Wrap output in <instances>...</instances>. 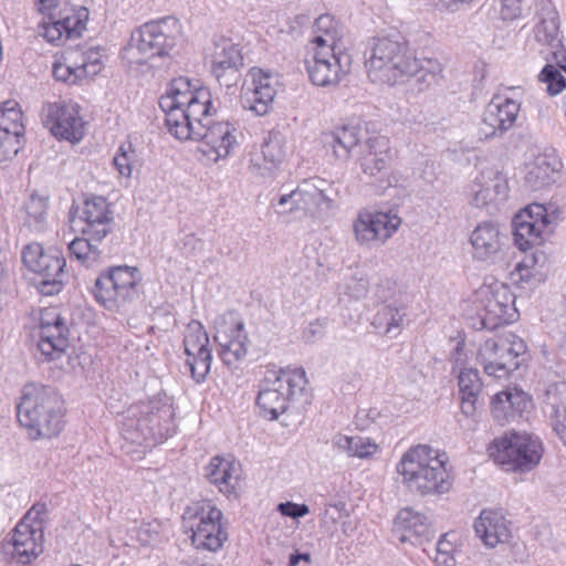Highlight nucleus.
Wrapping results in <instances>:
<instances>
[{"instance_id":"1","label":"nucleus","mask_w":566,"mask_h":566,"mask_svg":"<svg viewBox=\"0 0 566 566\" xmlns=\"http://www.w3.org/2000/svg\"><path fill=\"white\" fill-rule=\"evenodd\" d=\"M364 55L368 77L375 83L395 85L415 76L419 91H424L442 80L441 63L418 59L399 34L371 38Z\"/></svg>"},{"instance_id":"2","label":"nucleus","mask_w":566,"mask_h":566,"mask_svg":"<svg viewBox=\"0 0 566 566\" xmlns=\"http://www.w3.org/2000/svg\"><path fill=\"white\" fill-rule=\"evenodd\" d=\"M17 419L31 439L57 436L64 424V400L51 386L29 382L21 389L15 406Z\"/></svg>"},{"instance_id":"3","label":"nucleus","mask_w":566,"mask_h":566,"mask_svg":"<svg viewBox=\"0 0 566 566\" xmlns=\"http://www.w3.org/2000/svg\"><path fill=\"white\" fill-rule=\"evenodd\" d=\"M444 454L426 444L410 448L397 464L402 483L420 495H441L450 491L452 479Z\"/></svg>"},{"instance_id":"4","label":"nucleus","mask_w":566,"mask_h":566,"mask_svg":"<svg viewBox=\"0 0 566 566\" xmlns=\"http://www.w3.org/2000/svg\"><path fill=\"white\" fill-rule=\"evenodd\" d=\"M172 406L163 399L139 402L127 409L124 426L135 430L130 439L138 443L157 444L171 437L176 431Z\"/></svg>"},{"instance_id":"5","label":"nucleus","mask_w":566,"mask_h":566,"mask_svg":"<svg viewBox=\"0 0 566 566\" xmlns=\"http://www.w3.org/2000/svg\"><path fill=\"white\" fill-rule=\"evenodd\" d=\"M543 443L538 437L527 432L511 431L496 438L488 452L495 463L506 471L530 472L543 457Z\"/></svg>"},{"instance_id":"6","label":"nucleus","mask_w":566,"mask_h":566,"mask_svg":"<svg viewBox=\"0 0 566 566\" xmlns=\"http://www.w3.org/2000/svg\"><path fill=\"white\" fill-rule=\"evenodd\" d=\"M140 281L136 266H111L95 279L91 293L99 305L116 311L138 297Z\"/></svg>"},{"instance_id":"7","label":"nucleus","mask_w":566,"mask_h":566,"mask_svg":"<svg viewBox=\"0 0 566 566\" xmlns=\"http://www.w3.org/2000/svg\"><path fill=\"white\" fill-rule=\"evenodd\" d=\"M266 377L256 397L260 413L269 420H276L287 409L289 402L302 395L306 384L303 368L281 369Z\"/></svg>"},{"instance_id":"8","label":"nucleus","mask_w":566,"mask_h":566,"mask_svg":"<svg viewBox=\"0 0 566 566\" xmlns=\"http://www.w3.org/2000/svg\"><path fill=\"white\" fill-rule=\"evenodd\" d=\"M222 512L210 501H199L185 509L182 524L191 532V543L198 549L219 551L228 532L222 523Z\"/></svg>"},{"instance_id":"9","label":"nucleus","mask_w":566,"mask_h":566,"mask_svg":"<svg viewBox=\"0 0 566 566\" xmlns=\"http://www.w3.org/2000/svg\"><path fill=\"white\" fill-rule=\"evenodd\" d=\"M22 262L39 276L35 286L42 295H56L67 283L66 261L56 249L45 251L40 243H30L22 251Z\"/></svg>"},{"instance_id":"10","label":"nucleus","mask_w":566,"mask_h":566,"mask_svg":"<svg viewBox=\"0 0 566 566\" xmlns=\"http://www.w3.org/2000/svg\"><path fill=\"white\" fill-rule=\"evenodd\" d=\"M515 295L506 284L482 287L476 293L478 323L473 326L479 329L493 331L518 318L515 307Z\"/></svg>"},{"instance_id":"11","label":"nucleus","mask_w":566,"mask_h":566,"mask_svg":"<svg viewBox=\"0 0 566 566\" xmlns=\"http://www.w3.org/2000/svg\"><path fill=\"white\" fill-rule=\"evenodd\" d=\"M180 33L178 20L165 17L149 21L133 31L129 45L147 60L166 56L177 44Z\"/></svg>"},{"instance_id":"12","label":"nucleus","mask_w":566,"mask_h":566,"mask_svg":"<svg viewBox=\"0 0 566 566\" xmlns=\"http://www.w3.org/2000/svg\"><path fill=\"white\" fill-rule=\"evenodd\" d=\"M525 353L526 345L524 340L509 333L488 339L481 349L480 356L483 359L485 374L500 379L518 369L522 363L520 357Z\"/></svg>"},{"instance_id":"13","label":"nucleus","mask_w":566,"mask_h":566,"mask_svg":"<svg viewBox=\"0 0 566 566\" xmlns=\"http://www.w3.org/2000/svg\"><path fill=\"white\" fill-rule=\"evenodd\" d=\"M472 258L488 265H505L507 259L506 237L492 221L479 223L470 234Z\"/></svg>"},{"instance_id":"14","label":"nucleus","mask_w":566,"mask_h":566,"mask_svg":"<svg viewBox=\"0 0 566 566\" xmlns=\"http://www.w3.org/2000/svg\"><path fill=\"white\" fill-rule=\"evenodd\" d=\"M201 116V122H197L193 140L201 143L200 150L212 160L226 158L237 144L233 135L235 128L227 122H214L211 111Z\"/></svg>"},{"instance_id":"15","label":"nucleus","mask_w":566,"mask_h":566,"mask_svg":"<svg viewBox=\"0 0 566 566\" xmlns=\"http://www.w3.org/2000/svg\"><path fill=\"white\" fill-rule=\"evenodd\" d=\"M163 109L181 108L195 115H207L212 109L211 94L206 87L191 88L190 81L179 77L172 81L166 96L159 101Z\"/></svg>"},{"instance_id":"16","label":"nucleus","mask_w":566,"mask_h":566,"mask_svg":"<svg viewBox=\"0 0 566 566\" xmlns=\"http://www.w3.org/2000/svg\"><path fill=\"white\" fill-rule=\"evenodd\" d=\"M514 242L522 251H526L543 242L542 233L549 224L547 210L541 203H532L514 216Z\"/></svg>"},{"instance_id":"17","label":"nucleus","mask_w":566,"mask_h":566,"mask_svg":"<svg viewBox=\"0 0 566 566\" xmlns=\"http://www.w3.org/2000/svg\"><path fill=\"white\" fill-rule=\"evenodd\" d=\"M352 60L346 53L315 51L312 59L305 60L306 71L311 82L316 86H333L338 84L342 75L350 70Z\"/></svg>"},{"instance_id":"18","label":"nucleus","mask_w":566,"mask_h":566,"mask_svg":"<svg viewBox=\"0 0 566 566\" xmlns=\"http://www.w3.org/2000/svg\"><path fill=\"white\" fill-rule=\"evenodd\" d=\"M42 122L57 138L78 142L83 137V122L75 105L48 103L42 107Z\"/></svg>"},{"instance_id":"19","label":"nucleus","mask_w":566,"mask_h":566,"mask_svg":"<svg viewBox=\"0 0 566 566\" xmlns=\"http://www.w3.org/2000/svg\"><path fill=\"white\" fill-rule=\"evenodd\" d=\"M252 87H248L241 95L240 102L244 109L253 112L258 116L266 115L277 93V76L271 71L252 67L249 71Z\"/></svg>"},{"instance_id":"20","label":"nucleus","mask_w":566,"mask_h":566,"mask_svg":"<svg viewBox=\"0 0 566 566\" xmlns=\"http://www.w3.org/2000/svg\"><path fill=\"white\" fill-rule=\"evenodd\" d=\"M83 222L81 233L94 239H105L113 230L114 217L111 203L103 196H86L83 206L76 210Z\"/></svg>"},{"instance_id":"21","label":"nucleus","mask_w":566,"mask_h":566,"mask_svg":"<svg viewBox=\"0 0 566 566\" xmlns=\"http://www.w3.org/2000/svg\"><path fill=\"white\" fill-rule=\"evenodd\" d=\"M400 222V218L391 212L363 210L354 221L353 229L360 244L371 241L385 242L398 229Z\"/></svg>"},{"instance_id":"22","label":"nucleus","mask_w":566,"mask_h":566,"mask_svg":"<svg viewBox=\"0 0 566 566\" xmlns=\"http://www.w3.org/2000/svg\"><path fill=\"white\" fill-rule=\"evenodd\" d=\"M509 186L506 177L493 167L483 169L470 187V202L478 208H492L506 200Z\"/></svg>"},{"instance_id":"23","label":"nucleus","mask_w":566,"mask_h":566,"mask_svg":"<svg viewBox=\"0 0 566 566\" xmlns=\"http://www.w3.org/2000/svg\"><path fill=\"white\" fill-rule=\"evenodd\" d=\"M520 108L521 104L512 98L493 97L484 111L480 134L485 139L502 136L514 126Z\"/></svg>"},{"instance_id":"24","label":"nucleus","mask_w":566,"mask_h":566,"mask_svg":"<svg viewBox=\"0 0 566 566\" xmlns=\"http://www.w3.org/2000/svg\"><path fill=\"white\" fill-rule=\"evenodd\" d=\"M242 65L243 56L238 45L230 40L214 43L211 53V74L221 86L234 85L240 76L239 71Z\"/></svg>"},{"instance_id":"25","label":"nucleus","mask_w":566,"mask_h":566,"mask_svg":"<svg viewBox=\"0 0 566 566\" xmlns=\"http://www.w3.org/2000/svg\"><path fill=\"white\" fill-rule=\"evenodd\" d=\"M392 535L400 543L421 545L433 537V531L426 515L403 507L395 517Z\"/></svg>"},{"instance_id":"26","label":"nucleus","mask_w":566,"mask_h":566,"mask_svg":"<svg viewBox=\"0 0 566 566\" xmlns=\"http://www.w3.org/2000/svg\"><path fill=\"white\" fill-rule=\"evenodd\" d=\"M43 536L42 530L19 522L3 546L4 549L11 548L18 563L29 565L43 552Z\"/></svg>"},{"instance_id":"27","label":"nucleus","mask_w":566,"mask_h":566,"mask_svg":"<svg viewBox=\"0 0 566 566\" xmlns=\"http://www.w3.org/2000/svg\"><path fill=\"white\" fill-rule=\"evenodd\" d=\"M38 347L42 355L54 359V354L63 353L69 346V328L60 314L45 312L39 326Z\"/></svg>"},{"instance_id":"28","label":"nucleus","mask_w":566,"mask_h":566,"mask_svg":"<svg viewBox=\"0 0 566 566\" xmlns=\"http://www.w3.org/2000/svg\"><path fill=\"white\" fill-rule=\"evenodd\" d=\"M535 8L538 18V22L534 27L535 40L539 44L551 48L557 57V51L563 48L558 12L552 0H537Z\"/></svg>"},{"instance_id":"29","label":"nucleus","mask_w":566,"mask_h":566,"mask_svg":"<svg viewBox=\"0 0 566 566\" xmlns=\"http://www.w3.org/2000/svg\"><path fill=\"white\" fill-rule=\"evenodd\" d=\"M475 534L488 547H495L511 536L510 522L499 511L483 510L474 522Z\"/></svg>"},{"instance_id":"30","label":"nucleus","mask_w":566,"mask_h":566,"mask_svg":"<svg viewBox=\"0 0 566 566\" xmlns=\"http://www.w3.org/2000/svg\"><path fill=\"white\" fill-rule=\"evenodd\" d=\"M368 151L360 158V167L365 175L384 179L389 175L391 156L388 139L374 137L367 140Z\"/></svg>"},{"instance_id":"31","label":"nucleus","mask_w":566,"mask_h":566,"mask_svg":"<svg viewBox=\"0 0 566 566\" xmlns=\"http://www.w3.org/2000/svg\"><path fill=\"white\" fill-rule=\"evenodd\" d=\"M407 322V307L397 301L382 303L376 311L371 325L379 334L396 337Z\"/></svg>"},{"instance_id":"32","label":"nucleus","mask_w":566,"mask_h":566,"mask_svg":"<svg viewBox=\"0 0 566 566\" xmlns=\"http://www.w3.org/2000/svg\"><path fill=\"white\" fill-rule=\"evenodd\" d=\"M286 140L284 135L276 129L269 132L268 137L261 147V158H252V165L258 167L261 175H265L275 169L285 158Z\"/></svg>"},{"instance_id":"33","label":"nucleus","mask_w":566,"mask_h":566,"mask_svg":"<svg viewBox=\"0 0 566 566\" xmlns=\"http://www.w3.org/2000/svg\"><path fill=\"white\" fill-rule=\"evenodd\" d=\"M239 473V464L219 455L213 457L206 467V478L226 494H231L234 491Z\"/></svg>"},{"instance_id":"34","label":"nucleus","mask_w":566,"mask_h":566,"mask_svg":"<svg viewBox=\"0 0 566 566\" xmlns=\"http://www.w3.org/2000/svg\"><path fill=\"white\" fill-rule=\"evenodd\" d=\"M361 139V130L358 126L344 125L334 132L324 135L323 142L327 150L340 160H346L354 147Z\"/></svg>"},{"instance_id":"35","label":"nucleus","mask_w":566,"mask_h":566,"mask_svg":"<svg viewBox=\"0 0 566 566\" xmlns=\"http://www.w3.org/2000/svg\"><path fill=\"white\" fill-rule=\"evenodd\" d=\"M458 386L461 398V412L465 417H471L480 405V395L482 392V381L479 371L473 368L462 369L458 377Z\"/></svg>"},{"instance_id":"36","label":"nucleus","mask_w":566,"mask_h":566,"mask_svg":"<svg viewBox=\"0 0 566 566\" xmlns=\"http://www.w3.org/2000/svg\"><path fill=\"white\" fill-rule=\"evenodd\" d=\"M103 240L82 234L69 244L70 254L85 266L93 268L109 255V249L103 245Z\"/></svg>"},{"instance_id":"37","label":"nucleus","mask_w":566,"mask_h":566,"mask_svg":"<svg viewBox=\"0 0 566 566\" xmlns=\"http://www.w3.org/2000/svg\"><path fill=\"white\" fill-rule=\"evenodd\" d=\"M237 331V338H229L228 331L217 329L214 340L219 344V356L222 361L233 367L247 355L245 342L248 339L244 333V324L238 323L234 332Z\"/></svg>"},{"instance_id":"38","label":"nucleus","mask_w":566,"mask_h":566,"mask_svg":"<svg viewBox=\"0 0 566 566\" xmlns=\"http://www.w3.org/2000/svg\"><path fill=\"white\" fill-rule=\"evenodd\" d=\"M537 247L530 248L528 250L533 251L525 254L523 260L516 264L513 275L517 276V281L530 283L531 285H537L544 281L547 256Z\"/></svg>"},{"instance_id":"39","label":"nucleus","mask_w":566,"mask_h":566,"mask_svg":"<svg viewBox=\"0 0 566 566\" xmlns=\"http://www.w3.org/2000/svg\"><path fill=\"white\" fill-rule=\"evenodd\" d=\"M317 179L304 180L295 190L282 195L279 206L284 207L291 203L286 211L303 210L305 213L315 217V197H317Z\"/></svg>"},{"instance_id":"40","label":"nucleus","mask_w":566,"mask_h":566,"mask_svg":"<svg viewBox=\"0 0 566 566\" xmlns=\"http://www.w3.org/2000/svg\"><path fill=\"white\" fill-rule=\"evenodd\" d=\"M166 113V126L168 132L179 140H193L197 122H201L202 116L190 114L181 108L171 111L163 109Z\"/></svg>"},{"instance_id":"41","label":"nucleus","mask_w":566,"mask_h":566,"mask_svg":"<svg viewBox=\"0 0 566 566\" xmlns=\"http://www.w3.org/2000/svg\"><path fill=\"white\" fill-rule=\"evenodd\" d=\"M557 165L558 163L555 159L551 161L547 156L537 157L526 174L525 182L527 187L537 191L554 184L558 174Z\"/></svg>"},{"instance_id":"42","label":"nucleus","mask_w":566,"mask_h":566,"mask_svg":"<svg viewBox=\"0 0 566 566\" xmlns=\"http://www.w3.org/2000/svg\"><path fill=\"white\" fill-rule=\"evenodd\" d=\"M332 446L338 452L345 453L347 457L367 459L371 457L378 449L376 443L371 442L368 438L349 437L342 433H336L332 438Z\"/></svg>"},{"instance_id":"43","label":"nucleus","mask_w":566,"mask_h":566,"mask_svg":"<svg viewBox=\"0 0 566 566\" xmlns=\"http://www.w3.org/2000/svg\"><path fill=\"white\" fill-rule=\"evenodd\" d=\"M88 14V9L85 7H73L65 10L64 13H59L56 18L66 31V39L81 36L82 32L86 29Z\"/></svg>"},{"instance_id":"44","label":"nucleus","mask_w":566,"mask_h":566,"mask_svg":"<svg viewBox=\"0 0 566 566\" xmlns=\"http://www.w3.org/2000/svg\"><path fill=\"white\" fill-rule=\"evenodd\" d=\"M48 199L32 195L24 203L25 224L34 231H43L46 223Z\"/></svg>"},{"instance_id":"45","label":"nucleus","mask_w":566,"mask_h":566,"mask_svg":"<svg viewBox=\"0 0 566 566\" xmlns=\"http://www.w3.org/2000/svg\"><path fill=\"white\" fill-rule=\"evenodd\" d=\"M0 127L8 128L9 134L18 139L24 136V126L22 123V112L17 102L8 101L0 108Z\"/></svg>"},{"instance_id":"46","label":"nucleus","mask_w":566,"mask_h":566,"mask_svg":"<svg viewBox=\"0 0 566 566\" xmlns=\"http://www.w3.org/2000/svg\"><path fill=\"white\" fill-rule=\"evenodd\" d=\"M209 345V337L203 325L198 321H191L187 325L186 334L184 337V349L186 356L207 349Z\"/></svg>"},{"instance_id":"47","label":"nucleus","mask_w":566,"mask_h":566,"mask_svg":"<svg viewBox=\"0 0 566 566\" xmlns=\"http://www.w3.org/2000/svg\"><path fill=\"white\" fill-rule=\"evenodd\" d=\"M76 54L77 52H69L65 56L67 64L55 63L53 65L52 73L56 81L77 84L85 78V71L77 66Z\"/></svg>"},{"instance_id":"48","label":"nucleus","mask_w":566,"mask_h":566,"mask_svg":"<svg viewBox=\"0 0 566 566\" xmlns=\"http://www.w3.org/2000/svg\"><path fill=\"white\" fill-rule=\"evenodd\" d=\"M211 361L212 355L209 348L198 350L191 354V356H187L186 367L189 370L191 378L197 384L205 381L210 371Z\"/></svg>"},{"instance_id":"49","label":"nucleus","mask_w":566,"mask_h":566,"mask_svg":"<svg viewBox=\"0 0 566 566\" xmlns=\"http://www.w3.org/2000/svg\"><path fill=\"white\" fill-rule=\"evenodd\" d=\"M77 52V66L85 71V78L97 75L102 70L101 50L98 48H88L86 50H74Z\"/></svg>"},{"instance_id":"50","label":"nucleus","mask_w":566,"mask_h":566,"mask_svg":"<svg viewBox=\"0 0 566 566\" xmlns=\"http://www.w3.org/2000/svg\"><path fill=\"white\" fill-rule=\"evenodd\" d=\"M539 80L547 85V93L552 96L559 94L566 87L565 76L552 64L543 67Z\"/></svg>"},{"instance_id":"51","label":"nucleus","mask_w":566,"mask_h":566,"mask_svg":"<svg viewBox=\"0 0 566 566\" xmlns=\"http://www.w3.org/2000/svg\"><path fill=\"white\" fill-rule=\"evenodd\" d=\"M136 158V153L130 143L120 145L113 158V165L123 177H130L132 164Z\"/></svg>"},{"instance_id":"52","label":"nucleus","mask_w":566,"mask_h":566,"mask_svg":"<svg viewBox=\"0 0 566 566\" xmlns=\"http://www.w3.org/2000/svg\"><path fill=\"white\" fill-rule=\"evenodd\" d=\"M507 397L506 391L503 390L497 392L491 400V412L493 418L500 424H505L506 422L515 419L513 415V410L509 402H505V398Z\"/></svg>"},{"instance_id":"53","label":"nucleus","mask_w":566,"mask_h":566,"mask_svg":"<svg viewBox=\"0 0 566 566\" xmlns=\"http://www.w3.org/2000/svg\"><path fill=\"white\" fill-rule=\"evenodd\" d=\"M20 147L21 140L9 134L8 128L0 127V163L17 156Z\"/></svg>"},{"instance_id":"54","label":"nucleus","mask_w":566,"mask_h":566,"mask_svg":"<svg viewBox=\"0 0 566 566\" xmlns=\"http://www.w3.org/2000/svg\"><path fill=\"white\" fill-rule=\"evenodd\" d=\"M499 6L500 18L503 21H514L523 15L525 0H495Z\"/></svg>"},{"instance_id":"55","label":"nucleus","mask_w":566,"mask_h":566,"mask_svg":"<svg viewBox=\"0 0 566 566\" xmlns=\"http://www.w3.org/2000/svg\"><path fill=\"white\" fill-rule=\"evenodd\" d=\"M326 180L317 179V191L318 195L315 197V216L327 212L335 208V200L332 197V187L326 188Z\"/></svg>"},{"instance_id":"56","label":"nucleus","mask_w":566,"mask_h":566,"mask_svg":"<svg viewBox=\"0 0 566 566\" xmlns=\"http://www.w3.org/2000/svg\"><path fill=\"white\" fill-rule=\"evenodd\" d=\"M49 520V510L45 503L36 502L25 513L20 522H27L30 526L43 531L44 524Z\"/></svg>"},{"instance_id":"57","label":"nucleus","mask_w":566,"mask_h":566,"mask_svg":"<svg viewBox=\"0 0 566 566\" xmlns=\"http://www.w3.org/2000/svg\"><path fill=\"white\" fill-rule=\"evenodd\" d=\"M507 397L505 398V402L511 405L510 408L513 410L514 418L522 416V413L527 409L531 403L530 397L517 388L506 389Z\"/></svg>"},{"instance_id":"58","label":"nucleus","mask_w":566,"mask_h":566,"mask_svg":"<svg viewBox=\"0 0 566 566\" xmlns=\"http://www.w3.org/2000/svg\"><path fill=\"white\" fill-rule=\"evenodd\" d=\"M368 281L365 277L352 276L345 283V294L350 298L360 300L367 295Z\"/></svg>"},{"instance_id":"59","label":"nucleus","mask_w":566,"mask_h":566,"mask_svg":"<svg viewBox=\"0 0 566 566\" xmlns=\"http://www.w3.org/2000/svg\"><path fill=\"white\" fill-rule=\"evenodd\" d=\"M50 19L52 21L50 23L43 25L44 30H43L42 35L49 42L55 43V42L60 41L63 35L66 36V31L53 13H51Z\"/></svg>"},{"instance_id":"60","label":"nucleus","mask_w":566,"mask_h":566,"mask_svg":"<svg viewBox=\"0 0 566 566\" xmlns=\"http://www.w3.org/2000/svg\"><path fill=\"white\" fill-rule=\"evenodd\" d=\"M277 511L286 517L298 518L307 515L310 509L306 504H297L293 502H284L277 505Z\"/></svg>"},{"instance_id":"61","label":"nucleus","mask_w":566,"mask_h":566,"mask_svg":"<svg viewBox=\"0 0 566 566\" xmlns=\"http://www.w3.org/2000/svg\"><path fill=\"white\" fill-rule=\"evenodd\" d=\"M182 249H185L190 254H196L201 251L203 248V242L197 238L193 233L186 234L182 240Z\"/></svg>"},{"instance_id":"62","label":"nucleus","mask_w":566,"mask_h":566,"mask_svg":"<svg viewBox=\"0 0 566 566\" xmlns=\"http://www.w3.org/2000/svg\"><path fill=\"white\" fill-rule=\"evenodd\" d=\"M565 411L566 410L564 409L563 410V415H560L559 409L556 408L555 409V417L552 419V424H553L554 431L563 440L566 439V424L564 423L563 420H560V418L566 419Z\"/></svg>"},{"instance_id":"63","label":"nucleus","mask_w":566,"mask_h":566,"mask_svg":"<svg viewBox=\"0 0 566 566\" xmlns=\"http://www.w3.org/2000/svg\"><path fill=\"white\" fill-rule=\"evenodd\" d=\"M315 28L317 31H323L329 34L334 30L333 18L329 14H322L315 20Z\"/></svg>"},{"instance_id":"64","label":"nucleus","mask_w":566,"mask_h":566,"mask_svg":"<svg viewBox=\"0 0 566 566\" xmlns=\"http://www.w3.org/2000/svg\"><path fill=\"white\" fill-rule=\"evenodd\" d=\"M391 287L390 282L386 280L375 286L374 294L382 303H387L386 300L390 295Z\"/></svg>"}]
</instances>
